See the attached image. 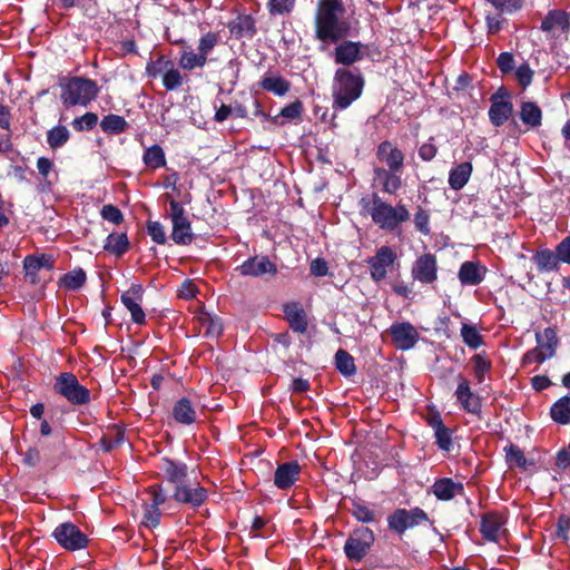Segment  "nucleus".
Listing matches in <instances>:
<instances>
[{"label":"nucleus","mask_w":570,"mask_h":570,"mask_svg":"<svg viewBox=\"0 0 570 570\" xmlns=\"http://www.w3.org/2000/svg\"><path fill=\"white\" fill-rule=\"evenodd\" d=\"M402 170L377 167L374 169V176L382 183V190L390 195H395L402 187Z\"/></svg>","instance_id":"26"},{"label":"nucleus","mask_w":570,"mask_h":570,"mask_svg":"<svg viewBox=\"0 0 570 570\" xmlns=\"http://www.w3.org/2000/svg\"><path fill=\"white\" fill-rule=\"evenodd\" d=\"M458 387L455 390V397L460 402L462 409L471 414L480 415L482 411V402L480 396L471 391L470 382L463 374H458Z\"/></svg>","instance_id":"14"},{"label":"nucleus","mask_w":570,"mask_h":570,"mask_svg":"<svg viewBox=\"0 0 570 570\" xmlns=\"http://www.w3.org/2000/svg\"><path fill=\"white\" fill-rule=\"evenodd\" d=\"M295 6V0H268L267 9L272 16L289 13Z\"/></svg>","instance_id":"56"},{"label":"nucleus","mask_w":570,"mask_h":570,"mask_svg":"<svg viewBox=\"0 0 570 570\" xmlns=\"http://www.w3.org/2000/svg\"><path fill=\"white\" fill-rule=\"evenodd\" d=\"M513 114L512 102H491L489 119L494 127L503 126Z\"/></svg>","instance_id":"36"},{"label":"nucleus","mask_w":570,"mask_h":570,"mask_svg":"<svg viewBox=\"0 0 570 570\" xmlns=\"http://www.w3.org/2000/svg\"><path fill=\"white\" fill-rule=\"evenodd\" d=\"M228 29L237 39H252L256 35V21L252 14H239L228 23Z\"/></svg>","instance_id":"25"},{"label":"nucleus","mask_w":570,"mask_h":570,"mask_svg":"<svg viewBox=\"0 0 570 570\" xmlns=\"http://www.w3.org/2000/svg\"><path fill=\"white\" fill-rule=\"evenodd\" d=\"M282 312L288 323L289 328L298 334H305L308 326V316L298 302H288L283 304Z\"/></svg>","instance_id":"17"},{"label":"nucleus","mask_w":570,"mask_h":570,"mask_svg":"<svg viewBox=\"0 0 570 570\" xmlns=\"http://www.w3.org/2000/svg\"><path fill=\"white\" fill-rule=\"evenodd\" d=\"M533 262L537 264L539 272H552L558 269V265L561 262L558 257L557 248L554 252L550 249L538 250L533 257Z\"/></svg>","instance_id":"39"},{"label":"nucleus","mask_w":570,"mask_h":570,"mask_svg":"<svg viewBox=\"0 0 570 570\" xmlns=\"http://www.w3.org/2000/svg\"><path fill=\"white\" fill-rule=\"evenodd\" d=\"M168 66H171V60L167 59L165 56H160L156 61H150L146 71L148 76L156 78L158 75L164 73L165 69H168Z\"/></svg>","instance_id":"61"},{"label":"nucleus","mask_w":570,"mask_h":570,"mask_svg":"<svg viewBox=\"0 0 570 570\" xmlns=\"http://www.w3.org/2000/svg\"><path fill=\"white\" fill-rule=\"evenodd\" d=\"M519 116L528 129L538 128L542 124V110L533 101H523L520 106Z\"/></svg>","instance_id":"29"},{"label":"nucleus","mask_w":570,"mask_h":570,"mask_svg":"<svg viewBox=\"0 0 570 570\" xmlns=\"http://www.w3.org/2000/svg\"><path fill=\"white\" fill-rule=\"evenodd\" d=\"M173 499L181 504H187L193 509L202 507L208 499V491L199 483L195 485L183 482L175 487Z\"/></svg>","instance_id":"12"},{"label":"nucleus","mask_w":570,"mask_h":570,"mask_svg":"<svg viewBox=\"0 0 570 570\" xmlns=\"http://www.w3.org/2000/svg\"><path fill=\"white\" fill-rule=\"evenodd\" d=\"M363 209H367L371 214L372 220L383 230L393 232L402 223L410 219V212L403 204L392 206L391 204L382 200L377 194L372 195V207L370 200L366 198L361 199Z\"/></svg>","instance_id":"3"},{"label":"nucleus","mask_w":570,"mask_h":570,"mask_svg":"<svg viewBox=\"0 0 570 570\" xmlns=\"http://www.w3.org/2000/svg\"><path fill=\"white\" fill-rule=\"evenodd\" d=\"M22 463L29 468H36L40 463H43L45 466L51 468L56 465V460L51 454V449L47 444H40L38 446L29 448L23 454Z\"/></svg>","instance_id":"23"},{"label":"nucleus","mask_w":570,"mask_h":570,"mask_svg":"<svg viewBox=\"0 0 570 570\" xmlns=\"http://www.w3.org/2000/svg\"><path fill=\"white\" fill-rule=\"evenodd\" d=\"M569 531H570V517L567 514H561L557 521L556 529V538L562 540L563 542L569 541Z\"/></svg>","instance_id":"64"},{"label":"nucleus","mask_w":570,"mask_h":570,"mask_svg":"<svg viewBox=\"0 0 570 570\" xmlns=\"http://www.w3.org/2000/svg\"><path fill=\"white\" fill-rule=\"evenodd\" d=\"M207 62V58L203 55L195 53L194 51H183L179 58V66L184 70H193L196 67H204Z\"/></svg>","instance_id":"49"},{"label":"nucleus","mask_w":570,"mask_h":570,"mask_svg":"<svg viewBox=\"0 0 570 570\" xmlns=\"http://www.w3.org/2000/svg\"><path fill=\"white\" fill-rule=\"evenodd\" d=\"M219 36L216 32L208 31L198 42V52L207 58L208 53L217 46Z\"/></svg>","instance_id":"55"},{"label":"nucleus","mask_w":570,"mask_h":570,"mask_svg":"<svg viewBox=\"0 0 570 570\" xmlns=\"http://www.w3.org/2000/svg\"><path fill=\"white\" fill-rule=\"evenodd\" d=\"M473 363V371L478 383L484 381L485 374L491 370L492 363L484 354H475L471 358Z\"/></svg>","instance_id":"50"},{"label":"nucleus","mask_w":570,"mask_h":570,"mask_svg":"<svg viewBox=\"0 0 570 570\" xmlns=\"http://www.w3.org/2000/svg\"><path fill=\"white\" fill-rule=\"evenodd\" d=\"M397 259L395 250L390 246H382L376 249L374 256L366 259L370 267V275L374 282H381L386 277L387 268L392 267Z\"/></svg>","instance_id":"10"},{"label":"nucleus","mask_w":570,"mask_h":570,"mask_svg":"<svg viewBox=\"0 0 570 570\" xmlns=\"http://www.w3.org/2000/svg\"><path fill=\"white\" fill-rule=\"evenodd\" d=\"M365 79L358 68H338L333 78V108L344 110L357 100Z\"/></svg>","instance_id":"2"},{"label":"nucleus","mask_w":570,"mask_h":570,"mask_svg":"<svg viewBox=\"0 0 570 570\" xmlns=\"http://www.w3.org/2000/svg\"><path fill=\"white\" fill-rule=\"evenodd\" d=\"M100 215L102 219L115 225H120L124 222V214L117 206L112 204L104 205L100 210Z\"/></svg>","instance_id":"58"},{"label":"nucleus","mask_w":570,"mask_h":570,"mask_svg":"<svg viewBox=\"0 0 570 570\" xmlns=\"http://www.w3.org/2000/svg\"><path fill=\"white\" fill-rule=\"evenodd\" d=\"M386 522L389 530L400 538L410 529L424 523L432 524L428 513L419 507L412 509L397 508L387 515Z\"/></svg>","instance_id":"5"},{"label":"nucleus","mask_w":570,"mask_h":570,"mask_svg":"<svg viewBox=\"0 0 570 570\" xmlns=\"http://www.w3.org/2000/svg\"><path fill=\"white\" fill-rule=\"evenodd\" d=\"M124 441L125 429L118 424H112L109 426V432L100 438L98 445L104 452L108 453L120 446Z\"/></svg>","instance_id":"34"},{"label":"nucleus","mask_w":570,"mask_h":570,"mask_svg":"<svg viewBox=\"0 0 570 570\" xmlns=\"http://www.w3.org/2000/svg\"><path fill=\"white\" fill-rule=\"evenodd\" d=\"M414 224L415 228L423 235H429L431 233L430 214L421 206L417 207V210L414 214Z\"/></svg>","instance_id":"59"},{"label":"nucleus","mask_w":570,"mask_h":570,"mask_svg":"<svg viewBox=\"0 0 570 570\" xmlns=\"http://www.w3.org/2000/svg\"><path fill=\"white\" fill-rule=\"evenodd\" d=\"M334 358L336 370L345 377H351L356 373L354 357L347 351L340 348Z\"/></svg>","instance_id":"46"},{"label":"nucleus","mask_w":570,"mask_h":570,"mask_svg":"<svg viewBox=\"0 0 570 570\" xmlns=\"http://www.w3.org/2000/svg\"><path fill=\"white\" fill-rule=\"evenodd\" d=\"M376 157L381 163H385L387 168L403 170L405 156L403 151L390 140H384L377 146Z\"/></svg>","instance_id":"19"},{"label":"nucleus","mask_w":570,"mask_h":570,"mask_svg":"<svg viewBox=\"0 0 570 570\" xmlns=\"http://www.w3.org/2000/svg\"><path fill=\"white\" fill-rule=\"evenodd\" d=\"M458 277L462 285H479L484 279V271L479 263L466 261L462 263Z\"/></svg>","instance_id":"30"},{"label":"nucleus","mask_w":570,"mask_h":570,"mask_svg":"<svg viewBox=\"0 0 570 570\" xmlns=\"http://www.w3.org/2000/svg\"><path fill=\"white\" fill-rule=\"evenodd\" d=\"M53 267L55 258L49 254L28 255L23 259L24 276L29 278L32 284L38 282V273L41 268L51 271Z\"/></svg>","instance_id":"20"},{"label":"nucleus","mask_w":570,"mask_h":570,"mask_svg":"<svg viewBox=\"0 0 570 570\" xmlns=\"http://www.w3.org/2000/svg\"><path fill=\"white\" fill-rule=\"evenodd\" d=\"M411 273L422 284L433 283L438 278L436 257L430 253L421 255L414 262Z\"/></svg>","instance_id":"16"},{"label":"nucleus","mask_w":570,"mask_h":570,"mask_svg":"<svg viewBox=\"0 0 570 570\" xmlns=\"http://www.w3.org/2000/svg\"><path fill=\"white\" fill-rule=\"evenodd\" d=\"M570 27L569 17L562 10H551L541 22L542 31H552L556 28L568 31Z\"/></svg>","instance_id":"38"},{"label":"nucleus","mask_w":570,"mask_h":570,"mask_svg":"<svg viewBox=\"0 0 570 570\" xmlns=\"http://www.w3.org/2000/svg\"><path fill=\"white\" fill-rule=\"evenodd\" d=\"M53 391L72 405H85L90 402L89 389L80 384L71 372H62L56 376Z\"/></svg>","instance_id":"6"},{"label":"nucleus","mask_w":570,"mask_h":570,"mask_svg":"<svg viewBox=\"0 0 570 570\" xmlns=\"http://www.w3.org/2000/svg\"><path fill=\"white\" fill-rule=\"evenodd\" d=\"M147 233L151 237V239L160 245L166 244L167 237L164 229V226L157 220H148L147 222Z\"/></svg>","instance_id":"60"},{"label":"nucleus","mask_w":570,"mask_h":570,"mask_svg":"<svg viewBox=\"0 0 570 570\" xmlns=\"http://www.w3.org/2000/svg\"><path fill=\"white\" fill-rule=\"evenodd\" d=\"M259 87L265 91L282 97L289 91L291 82L281 76L265 75L259 81Z\"/></svg>","instance_id":"40"},{"label":"nucleus","mask_w":570,"mask_h":570,"mask_svg":"<svg viewBox=\"0 0 570 570\" xmlns=\"http://www.w3.org/2000/svg\"><path fill=\"white\" fill-rule=\"evenodd\" d=\"M235 271L244 277H274L277 274V266L266 255H254L238 265Z\"/></svg>","instance_id":"9"},{"label":"nucleus","mask_w":570,"mask_h":570,"mask_svg":"<svg viewBox=\"0 0 570 570\" xmlns=\"http://www.w3.org/2000/svg\"><path fill=\"white\" fill-rule=\"evenodd\" d=\"M514 75L519 86L524 90L532 83L534 71L530 68V65L524 61L515 68Z\"/></svg>","instance_id":"54"},{"label":"nucleus","mask_w":570,"mask_h":570,"mask_svg":"<svg viewBox=\"0 0 570 570\" xmlns=\"http://www.w3.org/2000/svg\"><path fill=\"white\" fill-rule=\"evenodd\" d=\"M394 346L400 351L413 348L420 340L416 327L410 322H394L387 330Z\"/></svg>","instance_id":"11"},{"label":"nucleus","mask_w":570,"mask_h":570,"mask_svg":"<svg viewBox=\"0 0 570 570\" xmlns=\"http://www.w3.org/2000/svg\"><path fill=\"white\" fill-rule=\"evenodd\" d=\"M142 161L146 167L151 168L154 170L165 167L167 161L163 147L159 146L158 144H155L146 148L142 155Z\"/></svg>","instance_id":"43"},{"label":"nucleus","mask_w":570,"mask_h":570,"mask_svg":"<svg viewBox=\"0 0 570 570\" xmlns=\"http://www.w3.org/2000/svg\"><path fill=\"white\" fill-rule=\"evenodd\" d=\"M505 461L509 468H519L522 471H529L535 465L533 460H528L523 451L515 444L510 443L504 448Z\"/></svg>","instance_id":"32"},{"label":"nucleus","mask_w":570,"mask_h":570,"mask_svg":"<svg viewBox=\"0 0 570 570\" xmlns=\"http://www.w3.org/2000/svg\"><path fill=\"white\" fill-rule=\"evenodd\" d=\"M87 279L86 272L82 268H76L63 274L58 284L67 291H77L81 288Z\"/></svg>","instance_id":"44"},{"label":"nucleus","mask_w":570,"mask_h":570,"mask_svg":"<svg viewBox=\"0 0 570 570\" xmlns=\"http://www.w3.org/2000/svg\"><path fill=\"white\" fill-rule=\"evenodd\" d=\"M346 12L343 0H318L315 18V38L324 43H338L352 31L351 22L344 18Z\"/></svg>","instance_id":"1"},{"label":"nucleus","mask_w":570,"mask_h":570,"mask_svg":"<svg viewBox=\"0 0 570 570\" xmlns=\"http://www.w3.org/2000/svg\"><path fill=\"white\" fill-rule=\"evenodd\" d=\"M432 493L440 501H451L456 495L464 494V487L461 482H454L451 478H441L434 481Z\"/></svg>","instance_id":"21"},{"label":"nucleus","mask_w":570,"mask_h":570,"mask_svg":"<svg viewBox=\"0 0 570 570\" xmlns=\"http://www.w3.org/2000/svg\"><path fill=\"white\" fill-rule=\"evenodd\" d=\"M170 237L177 245H189L194 242L195 235L191 232V224L187 217L171 223Z\"/></svg>","instance_id":"33"},{"label":"nucleus","mask_w":570,"mask_h":570,"mask_svg":"<svg viewBox=\"0 0 570 570\" xmlns=\"http://www.w3.org/2000/svg\"><path fill=\"white\" fill-rule=\"evenodd\" d=\"M144 292L145 289L141 284H131L120 297L121 303L130 312L131 321L137 325H144L146 323V314L140 306Z\"/></svg>","instance_id":"13"},{"label":"nucleus","mask_w":570,"mask_h":570,"mask_svg":"<svg viewBox=\"0 0 570 570\" xmlns=\"http://www.w3.org/2000/svg\"><path fill=\"white\" fill-rule=\"evenodd\" d=\"M537 346L540 347L549 358L553 357L559 346V338L554 327H547L543 332L535 333Z\"/></svg>","instance_id":"31"},{"label":"nucleus","mask_w":570,"mask_h":570,"mask_svg":"<svg viewBox=\"0 0 570 570\" xmlns=\"http://www.w3.org/2000/svg\"><path fill=\"white\" fill-rule=\"evenodd\" d=\"M99 124L98 115L91 111L83 114L80 117H76L71 121L72 128L78 131H90Z\"/></svg>","instance_id":"48"},{"label":"nucleus","mask_w":570,"mask_h":570,"mask_svg":"<svg viewBox=\"0 0 570 570\" xmlns=\"http://www.w3.org/2000/svg\"><path fill=\"white\" fill-rule=\"evenodd\" d=\"M70 139V131L63 125L52 127L47 131V144L52 150L63 147Z\"/></svg>","instance_id":"45"},{"label":"nucleus","mask_w":570,"mask_h":570,"mask_svg":"<svg viewBox=\"0 0 570 570\" xmlns=\"http://www.w3.org/2000/svg\"><path fill=\"white\" fill-rule=\"evenodd\" d=\"M350 513L352 517L363 524L377 522L376 513L363 500L352 499Z\"/></svg>","instance_id":"37"},{"label":"nucleus","mask_w":570,"mask_h":570,"mask_svg":"<svg viewBox=\"0 0 570 570\" xmlns=\"http://www.w3.org/2000/svg\"><path fill=\"white\" fill-rule=\"evenodd\" d=\"M99 125H100L101 130L108 135L122 134L129 127V124L127 122V120L122 116H119L116 114H108L107 116H105L101 119Z\"/></svg>","instance_id":"42"},{"label":"nucleus","mask_w":570,"mask_h":570,"mask_svg":"<svg viewBox=\"0 0 570 570\" xmlns=\"http://www.w3.org/2000/svg\"><path fill=\"white\" fill-rule=\"evenodd\" d=\"M549 360L544 351H542L540 347L535 346L531 350H529L523 356H522V365L527 366L532 363L542 364Z\"/></svg>","instance_id":"62"},{"label":"nucleus","mask_w":570,"mask_h":570,"mask_svg":"<svg viewBox=\"0 0 570 570\" xmlns=\"http://www.w3.org/2000/svg\"><path fill=\"white\" fill-rule=\"evenodd\" d=\"M473 171L470 161H463L451 168L449 173V186L453 190H461L469 181Z\"/></svg>","instance_id":"28"},{"label":"nucleus","mask_w":570,"mask_h":570,"mask_svg":"<svg viewBox=\"0 0 570 570\" xmlns=\"http://www.w3.org/2000/svg\"><path fill=\"white\" fill-rule=\"evenodd\" d=\"M163 85L166 90H175L183 85V77L179 70L174 68V62L163 73Z\"/></svg>","instance_id":"52"},{"label":"nucleus","mask_w":570,"mask_h":570,"mask_svg":"<svg viewBox=\"0 0 570 570\" xmlns=\"http://www.w3.org/2000/svg\"><path fill=\"white\" fill-rule=\"evenodd\" d=\"M159 469L164 472L166 480L175 487L185 482L188 475L186 463L167 456L161 458Z\"/></svg>","instance_id":"22"},{"label":"nucleus","mask_w":570,"mask_h":570,"mask_svg":"<svg viewBox=\"0 0 570 570\" xmlns=\"http://www.w3.org/2000/svg\"><path fill=\"white\" fill-rule=\"evenodd\" d=\"M302 466L297 461H288L277 465L274 473V484L279 490L292 488L298 480Z\"/></svg>","instance_id":"18"},{"label":"nucleus","mask_w":570,"mask_h":570,"mask_svg":"<svg viewBox=\"0 0 570 570\" xmlns=\"http://www.w3.org/2000/svg\"><path fill=\"white\" fill-rule=\"evenodd\" d=\"M130 243L126 233H110L104 242V249L109 254L121 257L128 249Z\"/></svg>","instance_id":"35"},{"label":"nucleus","mask_w":570,"mask_h":570,"mask_svg":"<svg viewBox=\"0 0 570 570\" xmlns=\"http://www.w3.org/2000/svg\"><path fill=\"white\" fill-rule=\"evenodd\" d=\"M171 415L177 423L184 425H190L197 420V413L191 401L185 396L175 402Z\"/></svg>","instance_id":"27"},{"label":"nucleus","mask_w":570,"mask_h":570,"mask_svg":"<svg viewBox=\"0 0 570 570\" xmlns=\"http://www.w3.org/2000/svg\"><path fill=\"white\" fill-rule=\"evenodd\" d=\"M375 542L374 532L367 527L355 528L344 544L345 557L351 562H361L370 552Z\"/></svg>","instance_id":"7"},{"label":"nucleus","mask_w":570,"mask_h":570,"mask_svg":"<svg viewBox=\"0 0 570 570\" xmlns=\"http://www.w3.org/2000/svg\"><path fill=\"white\" fill-rule=\"evenodd\" d=\"M504 521L497 512H488L481 517L480 532L484 540L498 542L500 530Z\"/></svg>","instance_id":"24"},{"label":"nucleus","mask_w":570,"mask_h":570,"mask_svg":"<svg viewBox=\"0 0 570 570\" xmlns=\"http://www.w3.org/2000/svg\"><path fill=\"white\" fill-rule=\"evenodd\" d=\"M435 444L439 449L449 452L452 449V433L445 425L434 431Z\"/></svg>","instance_id":"57"},{"label":"nucleus","mask_w":570,"mask_h":570,"mask_svg":"<svg viewBox=\"0 0 570 570\" xmlns=\"http://www.w3.org/2000/svg\"><path fill=\"white\" fill-rule=\"evenodd\" d=\"M60 99L66 107H87L99 94L98 83L83 77H70L60 79Z\"/></svg>","instance_id":"4"},{"label":"nucleus","mask_w":570,"mask_h":570,"mask_svg":"<svg viewBox=\"0 0 570 570\" xmlns=\"http://www.w3.org/2000/svg\"><path fill=\"white\" fill-rule=\"evenodd\" d=\"M144 514L141 524L147 528H157L160 523L161 512L159 507H154L150 503H144Z\"/></svg>","instance_id":"51"},{"label":"nucleus","mask_w":570,"mask_h":570,"mask_svg":"<svg viewBox=\"0 0 570 570\" xmlns=\"http://www.w3.org/2000/svg\"><path fill=\"white\" fill-rule=\"evenodd\" d=\"M202 324L205 327L206 336L218 337L223 333V322L218 316L206 315L202 320Z\"/></svg>","instance_id":"53"},{"label":"nucleus","mask_w":570,"mask_h":570,"mask_svg":"<svg viewBox=\"0 0 570 570\" xmlns=\"http://www.w3.org/2000/svg\"><path fill=\"white\" fill-rule=\"evenodd\" d=\"M363 48H367V45H363L360 41L346 40L345 38L341 40L335 47L333 52L334 60L338 65L350 67L355 62L363 60Z\"/></svg>","instance_id":"15"},{"label":"nucleus","mask_w":570,"mask_h":570,"mask_svg":"<svg viewBox=\"0 0 570 570\" xmlns=\"http://www.w3.org/2000/svg\"><path fill=\"white\" fill-rule=\"evenodd\" d=\"M52 537L60 547L68 551H77L87 548L88 537L78 525L68 521L60 523L52 532Z\"/></svg>","instance_id":"8"},{"label":"nucleus","mask_w":570,"mask_h":570,"mask_svg":"<svg viewBox=\"0 0 570 570\" xmlns=\"http://www.w3.org/2000/svg\"><path fill=\"white\" fill-rule=\"evenodd\" d=\"M550 416L558 424H570V394L561 396L552 404Z\"/></svg>","instance_id":"41"},{"label":"nucleus","mask_w":570,"mask_h":570,"mask_svg":"<svg viewBox=\"0 0 570 570\" xmlns=\"http://www.w3.org/2000/svg\"><path fill=\"white\" fill-rule=\"evenodd\" d=\"M497 65L503 75H508L515 69L514 56L508 51L501 52L497 58Z\"/></svg>","instance_id":"63"},{"label":"nucleus","mask_w":570,"mask_h":570,"mask_svg":"<svg viewBox=\"0 0 570 570\" xmlns=\"http://www.w3.org/2000/svg\"><path fill=\"white\" fill-rule=\"evenodd\" d=\"M461 337L463 343L472 350H476L484 344L483 336L480 334L476 326L472 324H462Z\"/></svg>","instance_id":"47"}]
</instances>
